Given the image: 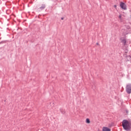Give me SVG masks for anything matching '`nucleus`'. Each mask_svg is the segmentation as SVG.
Here are the masks:
<instances>
[{
	"mask_svg": "<svg viewBox=\"0 0 131 131\" xmlns=\"http://www.w3.org/2000/svg\"><path fill=\"white\" fill-rule=\"evenodd\" d=\"M130 122L126 120L122 121V126L125 130H129L130 129Z\"/></svg>",
	"mask_w": 131,
	"mask_h": 131,
	"instance_id": "f257e3e1",
	"label": "nucleus"
},
{
	"mask_svg": "<svg viewBox=\"0 0 131 131\" xmlns=\"http://www.w3.org/2000/svg\"><path fill=\"white\" fill-rule=\"evenodd\" d=\"M126 91L127 94H130L131 93V84H128L126 87Z\"/></svg>",
	"mask_w": 131,
	"mask_h": 131,
	"instance_id": "f03ea898",
	"label": "nucleus"
},
{
	"mask_svg": "<svg viewBox=\"0 0 131 131\" xmlns=\"http://www.w3.org/2000/svg\"><path fill=\"white\" fill-rule=\"evenodd\" d=\"M120 6L121 9H123V10H126V5L125 4L123 3V2H121Z\"/></svg>",
	"mask_w": 131,
	"mask_h": 131,
	"instance_id": "7ed1b4c3",
	"label": "nucleus"
},
{
	"mask_svg": "<svg viewBox=\"0 0 131 131\" xmlns=\"http://www.w3.org/2000/svg\"><path fill=\"white\" fill-rule=\"evenodd\" d=\"M121 41L123 43V45H125V43H126V39H125V38H121Z\"/></svg>",
	"mask_w": 131,
	"mask_h": 131,
	"instance_id": "20e7f679",
	"label": "nucleus"
},
{
	"mask_svg": "<svg viewBox=\"0 0 131 131\" xmlns=\"http://www.w3.org/2000/svg\"><path fill=\"white\" fill-rule=\"evenodd\" d=\"M102 131H111V129L107 127H103L102 128Z\"/></svg>",
	"mask_w": 131,
	"mask_h": 131,
	"instance_id": "39448f33",
	"label": "nucleus"
},
{
	"mask_svg": "<svg viewBox=\"0 0 131 131\" xmlns=\"http://www.w3.org/2000/svg\"><path fill=\"white\" fill-rule=\"evenodd\" d=\"M46 8V5H42L41 7H40V10H43Z\"/></svg>",
	"mask_w": 131,
	"mask_h": 131,
	"instance_id": "423d86ee",
	"label": "nucleus"
},
{
	"mask_svg": "<svg viewBox=\"0 0 131 131\" xmlns=\"http://www.w3.org/2000/svg\"><path fill=\"white\" fill-rule=\"evenodd\" d=\"M86 123H91V121H90L89 119H86Z\"/></svg>",
	"mask_w": 131,
	"mask_h": 131,
	"instance_id": "0eeeda50",
	"label": "nucleus"
},
{
	"mask_svg": "<svg viewBox=\"0 0 131 131\" xmlns=\"http://www.w3.org/2000/svg\"><path fill=\"white\" fill-rule=\"evenodd\" d=\"M122 15L121 14H120L119 16V18L120 20V21H121V20H122Z\"/></svg>",
	"mask_w": 131,
	"mask_h": 131,
	"instance_id": "6e6552de",
	"label": "nucleus"
},
{
	"mask_svg": "<svg viewBox=\"0 0 131 131\" xmlns=\"http://www.w3.org/2000/svg\"><path fill=\"white\" fill-rule=\"evenodd\" d=\"M116 7H117L116 5H115V6H114V7H115V8H116Z\"/></svg>",
	"mask_w": 131,
	"mask_h": 131,
	"instance_id": "1a4fd4ad",
	"label": "nucleus"
},
{
	"mask_svg": "<svg viewBox=\"0 0 131 131\" xmlns=\"http://www.w3.org/2000/svg\"><path fill=\"white\" fill-rule=\"evenodd\" d=\"M96 45H97V46H98V45H99V43H96Z\"/></svg>",
	"mask_w": 131,
	"mask_h": 131,
	"instance_id": "9d476101",
	"label": "nucleus"
},
{
	"mask_svg": "<svg viewBox=\"0 0 131 131\" xmlns=\"http://www.w3.org/2000/svg\"><path fill=\"white\" fill-rule=\"evenodd\" d=\"M61 20H63V18H61Z\"/></svg>",
	"mask_w": 131,
	"mask_h": 131,
	"instance_id": "9b49d317",
	"label": "nucleus"
}]
</instances>
